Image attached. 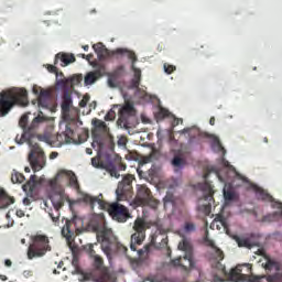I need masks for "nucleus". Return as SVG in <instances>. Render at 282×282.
<instances>
[{"instance_id": "864d4df0", "label": "nucleus", "mask_w": 282, "mask_h": 282, "mask_svg": "<svg viewBox=\"0 0 282 282\" xmlns=\"http://www.w3.org/2000/svg\"><path fill=\"white\" fill-rule=\"evenodd\" d=\"M166 246H169V237L163 238L160 242L161 248H166Z\"/></svg>"}, {"instance_id": "f704fd0d", "label": "nucleus", "mask_w": 282, "mask_h": 282, "mask_svg": "<svg viewBox=\"0 0 282 282\" xmlns=\"http://www.w3.org/2000/svg\"><path fill=\"white\" fill-rule=\"evenodd\" d=\"M258 194L260 199H262L263 202H273L274 198H272V195H270L268 192L263 191V189H258Z\"/></svg>"}, {"instance_id": "39448f33", "label": "nucleus", "mask_w": 282, "mask_h": 282, "mask_svg": "<svg viewBox=\"0 0 282 282\" xmlns=\"http://www.w3.org/2000/svg\"><path fill=\"white\" fill-rule=\"evenodd\" d=\"M213 172H215V167L208 169V172H206L203 176L205 182L198 184V188H200L203 193V197L200 198V202L202 200L206 202L205 204H202L198 206V210H200V213H204V215L206 216L210 215L213 209V203L215 202V197H214L215 189H213V185L210 184V182L206 181L208 180V176Z\"/></svg>"}, {"instance_id": "6e6552de", "label": "nucleus", "mask_w": 282, "mask_h": 282, "mask_svg": "<svg viewBox=\"0 0 282 282\" xmlns=\"http://www.w3.org/2000/svg\"><path fill=\"white\" fill-rule=\"evenodd\" d=\"M178 250L185 252L184 257L172 260L175 267L182 268L184 272H191L195 268V260L193 259V245L187 239H183L178 243Z\"/></svg>"}, {"instance_id": "a211bd4d", "label": "nucleus", "mask_w": 282, "mask_h": 282, "mask_svg": "<svg viewBox=\"0 0 282 282\" xmlns=\"http://www.w3.org/2000/svg\"><path fill=\"white\" fill-rule=\"evenodd\" d=\"M58 61L63 62L62 67H67V65H70V63H76V57L74 54L58 53L55 56V65H57Z\"/></svg>"}, {"instance_id": "f3484780", "label": "nucleus", "mask_w": 282, "mask_h": 282, "mask_svg": "<svg viewBox=\"0 0 282 282\" xmlns=\"http://www.w3.org/2000/svg\"><path fill=\"white\" fill-rule=\"evenodd\" d=\"M52 98V93L50 90H45L40 88V94L37 100L33 101V105L42 107V109H47L50 107V100Z\"/></svg>"}, {"instance_id": "7c9ffc66", "label": "nucleus", "mask_w": 282, "mask_h": 282, "mask_svg": "<svg viewBox=\"0 0 282 282\" xmlns=\"http://www.w3.org/2000/svg\"><path fill=\"white\" fill-rule=\"evenodd\" d=\"M215 224H220V226L224 227V230L228 232L229 225H228V219H226V217L217 216L214 223L212 224V226H215Z\"/></svg>"}, {"instance_id": "0eeeda50", "label": "nucleus", "mask_w": 282, "mask_h": 282, "mask_svg": "<svg viewBox=\"0 0 282 282\" xmlns=\"http://www.w3.org/2000/svg\"><path fill=\"white\" fill-rule=\"evenodd\" d=\"M88 252L90 257L94 258L95 261V281L96 282H115L116 278L113 273L109 270V268L104 267L105 261L99 254H96V250H94V245L88 246Z\"/></svg>"}, {"instance_id": "49530a36", "label": "nucleus", "mask_w": 282, "mask_h": 282, "mask_svg": "<svg viewBox=\"0 0 282 282\" xmlns=\"http://www.w3.org/2000/svg\"><path fill=\"white\" fill-rule=\"evenodd\" d=\"M158 116L159 118H169L171 112L166 108H160Z\"/></svg>"}, {"instance_id": "c85d7f7f", "label": "nucleus", "mask_w": 282, "mask_h": 282, "mask_svg": "<svg viewBox=\"0 0 282 282\" xmlns=\"http://www.w3.org/2000/svg\"><path fill=\"white\" fill-rule=\"evenodd\" d=\"M11 182L12 184H23V182H25V176L13 170V173L11 174Z\"/></svg>"}, {"instance_id": "4c0bfd02", "label": "nucleus", "mask_w": 282, "mask_h": 282, "mask_svg": "<svg viewBox=\"0 0 282 282\" xmlns=\"http://www.w3.org/2000/svg\"><path fill=\"white\" fill-rule=\"evenodd\" d=\"M111 75L115 78H120L122 76H124V67L122 65L118 66L112 73Z\"/></svg>"}, {"instance_id": "3c124183", "label": "nucleus", "mask_w": 282, "mask_h": 282, "mask_svg": "<svg viewBox=\"0 0 282 282\" xmlns=\"http://www.w3.org/2000/svg\"><path fill=\"white\" fill-rule=\"evenodd\" d=\"M47 70L51 73V74H58V68L54 65H48L47 66Z\"/></svg>"}, {"instance_id": "20e7f679", "label": "nucleus", "mask_w": 282, "mask_h": 282, "mask_svg": "<svg viewBox=\"0 0 282 282\" xmlns=\"http://www.w3.org/2000/svg\"><path fill=\"white\" fill-rule=\"evenodd\" d=\"M108 163H104L100 159L93 158L91 164L95 169H106L110 173L111 177L116 180L120 178L118 171H127V164L122 163V156L111 153L107 155Z\"/></svg>"}, {"instance_id": "c756f323", "label": "nucleus", "mask_w": 282, "mask_h": 282, "mask_svg": "<svg viewBox=\"0 0 282 282\" xmlns=\"http://www.w3.org/2000/svg\"><path fill=\"white\" fill-rule=\"evenodd\" d=\"M224 198L226 202H235L237 199V194L232 188H224Z\"/></svg>"}, {"instance_id": "69168bd1", "label": "nucleus", "mask_w": 282, "mask_h": 282, "mask_svg": "<svg viewBox=\"0 0 282 282\" xmlns=\"http://www.w3.org/2000/svg\"><path fill=\"white\" fill-rule=\"evenodd\" d=\"M86 153H87V155H91L94 153V151L91 150V148H87Z\"/></svg>"}, {"instance_id": "a19ab883", "label": "nucleus", "mask_w": 282, "mask_h": 282, "mask_svg": "<svg viewBox=\"0 0 282 282\" xmlns=\"http://www.w3.org/2000/svg\"><path fill=\"white\" fill-rule=\"evenodd\" d=\"M105 120H106V122H111V121L116 120V110L110 109V110L106 113Z\"/></svg>"}, {"instance_id": "09e8293b", "label": "nucleus", "mask_w": 282, "mask_h": 282, "mask_svg": "<svg viewBox=\"0 0 282 282\" xmlns=\"http://www.w3.org/2000/svg\"><path fill=\"white\" fill-rule=\"evenodd\" d=\"M34 133H36V129L34 130ZM36 138L39 140V142H47V137L46 135H43V134H35L33 137V139Z\"/></svg>"}, {"instance_id": "5fc2aeb1", "label": "nucleus", "mask_w": 282, "mask_h": 282, "mask_svg": "<svg viewBox=\"0 0 282 282\" xmlns=\"http://www.w3.org/2000/svg\"><path fill=\"white\" fill-rule=\"evenodd\" d=\"M273 219H274V215L269 214L262 218V221H272Z\"/></svg>"}, {"instance_id": "c03bdc74", "label": "nucleus", "mask_w": 282, "mask_h": 282, "mask_svg": "<svg viewBox=\"0 0 282 282\" xmlns=\"http://www.w3.org/2000/svg\"><path fill=\"white\" fill-rule=\"evenodd\" d=\"M163 69L165 72V74H173V72H175V69H177V67H175V65H171V64H164L163 65Z\"/></svg>"}, {"instance_id": "0e129e2a", "label": "nucleus", "mask_w": 282, "mask_h": 282, "mask_svg": "<svg viewBox=\"0 0 282 282\" xmlns=\"http://www.w3.org/2000/svg\"><path fill=\"white\" fill-rule=\"evenodd\" d=\"M209 124H210L212 127H215V117H212V118L209 119Z\"/></svg>"}, {"instance_id": "bf43d9fd", "label": "nucleus", "mask_w": 282, "mask_h": 282, "mask_svg": "<svg viewBox=\"0 0 282 282\" xmlns=\"http://www.w3.org/2000/svg\"><path fill=\"white\" fill-rule=\"evenodd\" d=\"M23 204H24V206H30V204H32V200L29 197H25L23 199Z\"/></svg>"}, {"instance_id": "473e14b6", "label": "nucleus", "mask_w": 282, "mask_h": 282, "mask_svg": "<svg viewBox=\"0 0 282 282\" xmlns=\"http://www.w3.org/2000/svg\"><path fill=\"white\" fill-rule=\"evenodd\" d=\"M91 147H94V149L97 147L98 151H102V149H105V142L102 141V138L94 135Z\"/></svg>"}, {"instance_id": "680f3d73", "label": "nucleus", "mask_w": 282, "mask_h": 282, "mask_svg": "<svg viewBox=\"0 0 282 282\" xmlns=\"http://www.w3.org/2000/svg\"><path fill=\"white\" fill-rule=\"evenodd\" d=\"M249 282H261V278L259 276H253L249 280Z\"/></svg>"}, {"instance_id": "dca6fc26", "label": "nucleus", "mask_w": 282, "mask_h": 282, "mask_svg": "<svg viewBox=\"0 0 282 282\" xmlns=\"http://www.w3.org/2000/svg\"><path fill=\"white\" fill-rule=\"evenodd\" d=\"M232 239L236 241L239 248H248L249 250L259 246V240L254 239V235H251L250 238H241L239 236H232Z\"/></svg>"}, {"instance_id": "6ab92c4d", "label": "nucleus", "mask_w": 282, "mask_h": 282, "mask_svg": "<svg viewBox=\"0 0 282 282\" xmlns=\"http://www.w3.org/2000/svg\"><path fill=\"white\" fill-rule=\"evenodd\" d=\"M132 62L131 69L134 73V77L131 80V87L132 89H139L140 88V80L142 78V70L140 68L135 67V62L133 59H130Z\"/></svg>"}, {"instance_id": "c9c22d12", "label": "nucleus", "mask_w": 282, "mask_h": 282, "mask_svg": "<svg viewBox=\"0 0 282 282\" xmlns=\"http://www.w3.org/2000/svg\"><path fill=\"white\" fill-rule=\"evenodd\" d=\"M0 199H6L7 206H10L11 204H14V197L8 196L6 191H3L2 188H0Z\"/></svg>"}, {"instance_id": "bb28decb", "label": "nucleus", "mask_w": 282, "mask_h": 282, "mask_svg": "<svg viewBox=\"0 0 282 282\" xmlns=\"http://www.w3.org/2000/svg\"><path fill=\"white\" fill-rule=\"evenodd\" d=\"M227 169H229V172L232 173L234 177H236V180H240L241 182L247 183L248 182V177L239 174V172H237V169H235V166L230 165V163L227 162L226 164Z\"/></svg>"}, {"instance_id": "13d9d810", "label": "nucleus", "mask_w": 282, "mask_h": 282, "mask_svg": "<svg viewBox=\"0 0 282 282\" xmlns=\"http://www.w3.org/2000/svg\"><path fill=\"white\" fill-rule=\"evenodd\" d=\"M56 158H58V152H52L50 154V160H56Z\"/></svg>"}, {"instance_id": "338daca9", "label": "nucleus", "mask_w": 282, "mask_h": 282, "mask_svg": "<svg viewBox=\"0 0 282 282\" xmlns=\"http://www.w3.org/2000/svg\"><path fill=\"white\" fill-rule=\"evenodd\" d=\"M83 50H84L85 52H89V45H84V46H83Z\"/></svg>"}, {"instance_id": "2f4dec72", "label": "nucleus", "mask_w": 282, "mask_h": 282, "mask_svg": "<svg viewBox=\"0 0 282 282\" xmlns=\"http://www.w3.org/2000/svg\"><path fill=\"white\" fill-rule=\"evenodd\" d=\"M267 262H265V270H279V262L275 260H272L270 257H265Z\"/></svg>"}, {"instance_id": "de8ad7c7", "label": "nucleus", "mask_w": 282, "mask_h": 282, "mask_svg": "<svg viewBox=\"0 0 282 282\" xmlns=\"http://www.w3.org/2000/svg\"><path fill=\"white\" fill-rule=\"evenodd\" d=\"M59 209H55V214L54 213H48L52 221H54V224H56V221H58V219L61 218V214L58 213Z\"/></svg>"}, {"instance_id": "72a5a7b5", "label": "nucleus", "mask_w": 282, "mask_h": 282, "mask_svg": "<svg viewBox=\"0 0 282 282\" xmlns=\"http://www.w3.org/2000/svg\"><path fill=\"white\" fill-rule=\"evenodd\" d=\"M151 248H153V242L145 245L142 249L138 250L139 257H149V254H151Z\"/></svg>"}, {"instance_id": "1a4fd4ad", "label": "nucleus", "mask_w": 282, "mask_h": 282, "mask_svg": "<svg viewBox=\"0 0 282 282\" xmlns=\"http://www.w3.org/2000/svg\"><path fill=\"white\" fill-rule=\"evenodd\" d=\"M52 250L50 238L43 235H36L32 238V243L28 248V259L45 257Z\"/></svg>"}, {"instance_id": "8fccbe9b", "label": "nucleus", "mask_w": 282, "mask_h": 282, "mask_svg": "<svg viewBox=\"0 0 282 282\" xmlns=\"http://www.w3.org/2000/svg\"><path fill=\"white\" fill-rule=\"evenodd\" d=\"M163 202H164V206H166V204H173V195L167 194V195L163 198Z\"/></svg>"}, {"instance_id": "2eb2a0df", "label": "nucleus", "mask_w": 282, "mask_h": 282, "mask_svg": "<svg viewBox=\"0 0 282 282\" xmlns=\"http://www.w3.org/2000/svg\"><path fill=\"white\" fill-rule=\"evenodd\" d=\"M151 197H153V194H151V189H149L147 185H141L137 191L133 204L135 206H147Z\"/></svg>"}, {"instance_id": "603ef678", "label": "nucleus", "mask_w": 282, "mask_h": 282, "mask_svg": "<svg viewBox=\"0 0 282 282\" xmlns=\"http://www.w3.org/2000/svg\"><path fill=\"white\" fill-rule=\"evenodd\" d=\"M87 102H89V97L85 96V97L79 101V107H87Z\"/></svg>"}, {"instance_id": "f03ea898", "label": "nucleus", "mask_w": 282, "mask_h": 282, "mask_svg": "<svg viewBox=\"0 0 282 282\" xmlns=\"http://www.w3.org/2000/svg\"><path fill=\"white\" fill-rule=\"evenodd\" d=\"M29 105L25 88H9L0 91V118H6L14 107H28Z\"/></svg>"}, {"instance_id": "e2e57ef3", "label": "nucleus", "mask_w": 282, "mask_h": 282, "mask_svg": "<svg viewBox=\"0 0 282 282\" xmlns=\"http://www.w3.org/2000/svg\"><path fill=\"white\" fill-rule=\"evenodd\" d=\"M94 58V54L86 55L85 59L88 61V63Z\"/></svg>"}, {"instance_id": "b1692460", "label": "nucleus", "mask_w": 282, "mask_h": 282, "mask_svg": "<svg viewBox=\"0 0 282 282\" xmlns=\"http://www.w3.org/2000/svg\"><path fill=\"white\" fill-rule=\"evenodd\" d=\"M36 184H39L36 175H31L30 180L22 186V188L25 193H34Z\"/></svg>"}, {"instance_id": "412c9836", "label": "nucleus", "mask_w": 282, "mask_h": 282, "mask_svg": "<svg viewBox=\"0 0 282 282\" xmlns=\"http://www.w3.org/2000/svg\"><path fill=\"white\" fill-rule=\"evenodd\" d=\"M74 220H66L64 227L62 228V236L67 240L72 241L74 237Z\"/></svg>"}, {"instance_id": "f257e3e1", "label": "nucleus", "mask_w": 282, "mask_h": 282, "mask_svg": "<svg viewBox=\"0 0 282 282\" xmlns=\"http://www.w3.org/2000/svg\"><path fill=\"white\" fill-rule=\"evenodd\" d=\"M28 120V115H23L20 118L19 126L21 127V129H23V133L20 139L19 135L15 137V142H18V144H23V142H28L29 147L31 148V151L29 153V162L31 169L34 171V173H36V171H41L42 169H44L46 164L45 152L43 151L41 145H39V143L34 142V130L36 129V127H39V124H41V122H43V117H35L29 127Z\"/></svg>"}, {"instance_id": "7ed1b4c3", "label": "nucleus", "mask_w": 282, "mask_h": 282, "mask_svg": "<svg viewBox=\"0 0 282 282\" xmlns=\"http://www.w3.org/2000/svg\"><path fill=\"white\" fill-rule=\"evenodd\" d=\"M82 202H84L85 204H89L90 208H94L96 204H98V206L102 210H105V208H108V213L112 217V219H115V221H119L120 224H124V221H127V219L131 217V214H129V209L126 206L118 203L107 205V203L102 200L100 196L84 194L82 196Z\"/></svg>"}, {"instance_id": "ea45409f", "label": "nucleus", "mask_w": 282, "mask_h": 282, "mask_svg": "<svg viewBox=\"0 0 282 282\" xmlns=\"http://www.w3.org/2000/svg\"><path fill=\"white\" fill-rule=\"evenodd\" d=\"M69 184L73 188H78V178L74 172L69 173Z\"/></svg>"}, {"instance_id": "a18cd8bd", "label": "nucleus", "mask_w": 282, "mask_h": 282, "mask_svg": "<svg viewBox=\"0 0 282 282\" xmlns=\"http://www.w3.org/2000/svg\"><path fill=\"white\" fill-rule=\"evenodd\" d=\"M118 77H115L112 74L108 77V85L109 87H118Z\"/></svg>"}, {"instance_id": "79ce46f5", "label": "nucleus", "mask_w": 282, "mask_h": 282, "mask_svg": "<svg viewBox=\"0 0 282 282\" xmlns=\"http://www.w3.org/2000/svg\"><path fill=\"white\" fill-rule=\"evenodd\" d=\"M160 205V203L153 198V196H150V199L148 203H145V206H150V208H153L155 210V208H158V206Z\"/></svg>"}, {"instance_id": "6e6d98bb", "label": "nucleus", "mask_w": 282, "mask_h": 282, "mask_svg": "<svg viewBox=\"0 0 282 282\" xmlns=\"http://www.w3.org/2000/svg\"><path fill=\"white\" fill-rule=\"evenodd\" d=\"M256 254H258L259 257H264V259H265V257H268V256L265 254V250H263V249H258L257 252H256Z\"/></svg>"}, {"instance_id": "a878e982", "label": "nucleus", "mask_w": 282, "mask_h": 282, "mask_svg": "<svg viewBox=\"0 0 282 282\" xmlns=\"http://www.w3.org/2000/svg\"><path fill=\"white\" fill-rule=\"evenodd\" d=\"M51 202L54 206V210H61V208H63V206L65 205V199L61 196V194L52 196Z\"/></svg>"}, {"instance_id": "052dcab7", "label": "nucleus", "mask_w": 282, "mask_h": 282, "mask_svg": "<svg viewBox=\"0 0 282 282\" xmlns=\"http://www.w3.org/2000/svg\"><path fill=\"white\" fill-rule=\"evenodd\" d=\"M4 265H6L7 268H12V260L7 259V260L4 261Z\"/></svg>"}, {"instance_id": "aec40b11", "label": "nucleus", "mask_w": 282, "mask_h": 282, "mask_svg": "<svg viewBox=\"0 0 282 282\" xmlns=\"http://www.w3.org/2000/svg\"><path fill=\"white\" fill-rule=\"evenodd\" d=\"M72 93L65 90L63 93V97H62V112L63 113H69L70 109H72Z\"/></svg>"}, {"instance_id": "37998d69", "label": "nucleus", "mask_w": 282, "mask_h": 282, "mask_svg": "<svg viewBox=\"0 0 282 282\" xmlns=\"http://www.w3.org/2000/svg\"><path fill=\"white\" fill-rule=\"evenodd\" d=\"M184 230L185 232H195L196 226L193 223L187 221L185 223Z\"/></svg>"}, {"instance_id": "e433bc0d", "label": "nucleus", "mask_w": 282, "mask_h": 282, "mask_svg": "<svg viewBox=\"0 0 282 282\" xmlns=\"http://www.w3.org/2000/svg\"><path fill=\"white\" fill-rule=\"evenodd\" d=\"M93 124L94 127H96V129H99L100 131H107V123H105V121L102 120L95 119L93 120Z\"/></svg>"}, {"instance_id": "4468645a", "label": "nucleus", "mask_w": 282, "mask_h": 282, "mask_svg": "<svg viewBox=\"0 0 282 282\" xmlns=\"http://www.w3.org/2000/svg\"><path fill=\"white\" fill-rule=\"evenodd\" d=\"M207 243L213 250L210 257L212 267L218 270L221 274H227L226 265L221 264V261H224V251H221L213 240H207Z\"/></svg>"}, {"instance_id": "5701e85b", "label": "nucleus", "mask_w": 282, "mask_h": 282, "mask_svg": "<svg viewBox=\"0 0 282 282\" xmlns=\"http://www.w3.org/2000/svg\"><path fill=\"white\" fill-rule=\"evenodd\" d=\"M57 140H62V142H65V144L74 142V130H72L69 126H66L65 131L57 135Z\"/></svg>"}, {"instance_id": "f8f14e48", "label": "nucleus", "mask_w": 282, "mask_h": 282, "mask_svg": "<svg viewBox=\"0 0 282 282\" xmlns=\"http://www.w3.org/2000/svg\"><path fill=\"white\" fill-rule=\"evenodd\" d=\"M133 175L128 174L123 176L122 181L118 184V187L116 189V195L118 202H126V199H129L133 193Z\"/></svg>"}, {"instance_id": "4d7b16f0", "label": "nucleus", "mask_w": 282, "mask_h": 282, "mask_svg": "<svg viewBox=\"0 0 282 282\" xmlns=\"http://www.w3.org/2000/svg\"><path fill=\"white\" fill-rule=\"evenodd\" d=\"M15 215H17V217H25V212H23V209H18L17 212H15Z\"/></svg>"}, {"instance_id": "423d86ee", "label": "nucleus", "mask_w": 282, "mask_h": 282, "mask_svg": "<svg viewBox=\"0 0 282 282\" xmlns=\"http://www.w3.org/2000/svg\"><path fill=\"white\" fill-rule=\"evenodd\" d=\"M93 50L99 61H107V58H120V56H127L129 61H133V63H138V56L135 52L129 51L128 48H116L110 51L102 43H97L93 45Z\"/></svg>"}, {"instance_id": "4be33fe9", "label": "nucleus", "mask_w": 282, "mask_h": 282, "mask_svg": "<svg viewBox=\"0 0 282 282\" xmlns=\"http://www.w3.org/2000/svg\"><path fill=\"white\" fill-rule=\"evenodd\" d=\"M99 78H102V72L100 69L93 70L85 76L84 83L86 86L94 85V83H96V80H98Z\"/></svg>"}, {"instance_id": "cd10ccee", "label": "nucleus", "mask_w": 282, "mask_h": 282, "mask_svg": "<svg viewBox=\"0 0 282 282\" xmlns=\"http://www.w3.org/2000/svg\"><path fill=\"white\" fill-rule=\"evenodd\" d=\"M172 166H174V169H184V166H186V160L180 155H175L172 160Z\"/></svg>"}, {"instance_id": "ddd939ff", "label": "nucleus", "mask_w": 282, "mask_h": 282, "mask_svg": "<svg viewBox=\"0 0 282 282\" xmlns=\"http://www.w3.org/2000/svg\"><path fill=\"white\" fill-rule=\"evenodd\" d=\"M118 122L124 127V129H132L133 122H135V108L133 104L127 102L119 110V119Z\"/></svg>"}, {"instance_id": "58836bf2", "label": "nucleus", "mask_w": 282, "mask_h": 282, "mask_svg": "<svg viewBox=\"0 0 282 282\" xmlns=\"http://www.w3.org/2000/svg\"><path fill=\"white\" fill-rule=\"evenodd\" d=\"M80 83H83V75H74L69 79V84L72 85V87H74L75 85H80Z\"/></svg>"}, {"instance_id": "9d476101", "label": "nucleus", "mask_w": 282, "mask_h": 282, "mask_svg": "<svg viewBox=\"0 0 282 282\" xmlns=\"http://www.w3.org/2000/svg\"><path fill=\"white\" fill-rule=\"evenodd\" d=\"M97 241L101 243V250L106 254L107 259L111 261V254H113V248H118L116 237L110 229H102L97 232Z\"/></svg>"}, {"instance_id": "393cba45", "label": "nucleus", "mask_w": 282, "mask_h": 282, "mask_svg": "<svg viewBox=\"0 0 282 282\" xmlns=\"http://www.w3.org/2000/svg\"><path fill=\"white\" fill-rule=\"evenodd\" d=\"M181 133H183V134L187 133V135L189 138V142H193V140H195V138L199 137L200 131L196 127H193V128H185V129L181 130Z\"/></svg>"}, {"instance_id": "774afa93", "label": "nucleus", "mask_w": 282, "mask_h": 282, "mask_svg": "<svg viewBox=\"0 0 282 282\" xmlns=\"http://www.w3.org/2000/svg\"><path fill=\"white\" fill-rule=\"evenodd\" d=\"M25 173H30V167H24Z\"/></svg>"}, {"instance_id": "9b49d317", "label": "nucleus", "mask_w": 282, "mask_h": 282, "mask_svg": "<svg viewBox=\"0 0 282 282\" xmlns=\"http://www.w3.org/2000/svg\"><path fill=\"white\" fill-rule=\"evenodd\" d=\"M147 228H149V223L144 221V219L138 218L134 221V234H132L130 241V250H132V252H135L138 246H142L144 239H147Z\"/></svg>"}]
</instances>
